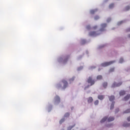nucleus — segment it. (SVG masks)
Wrapping results in <instances>:
<instances>
[{
	"mask_svg": "<svg viewBox=\"0 0 130 130\" xmlns=\"http://www.w3.org/2000/svg\"><path fill=\"white\" fill-rule=\"evenodd\" d=\"M87 83H88V84H90V86H92L95 84V80H93L92 77H89L87 80Z\"/></svg>",
	"mask_w": 130,
	"mask_h": 130,
	"instance_id": "obj_1",
	"label": "nucleus"
},
{
	"mask_svg": "<svg viewBox=\"0 0 130 130\" xmlns=\"http://www.w3.org/2000/svg\"><path fill=\"white\" fill-rule=\"evenodd\" d=\"M115 62L114 61H111L110 62H106L104 63H103L102 64V67H108V66H110V64H112V63H114Z\"/></svg>",
	"mask_w": 130,
	"mask_h": 130,
	"instance_id": "obj_2",
	"label": "nucleus"
},
{
	"mask_svg": "<svg viewBox=\"0 0 130 130\" xmlns=\"http://www.w3.org/2000/svg\"><path fill=\"white\" fill-rule=\"evenodd\" d=\"M122 84V82H120L119 83H116L114 82L112 85V88H114L115 87H119V86H121Z\"/></svg>",
	"mask_w": 130,
	"mask_h": 130,
	"instance_id": "obj_3",
	"label": "nucleus"
},
{
	"mask_svg": "<svg viewBox=\"0 0 130 130\" xmlns=\"http://www.w3.org/2000/svg\"><path fill=\"white\" fill-rule=\"evenodd\" d=\"M130 99V94H127L126 96L124 98L123 100L124 101H127V100H128V99Z\"/></svg>",
	"mask_w": 130,
	"mask_h": 130,
	"instance_id": "obj_4",
	"label": "nucleus"
},
{
	"mask_svg": "<svg viewBox=\"0 0 130 130\" xmlns=\"http://www.w3.org/2000/svg\"><path fill=\"white\" fill-rule=\"evenodd\" d=\"M90 36H97V34L95 31H91L89 33Z\"/></svg>",
	"mask_w": 130,
	"mask_h": 130,
	"instance_id": "obj_5",
	"label": "nucleus"
},
{
	"mask_svg": "<svg viewBox=\"0 0 130 130\" xmlns=\"http://www.w3.org/2000/svg\"><path fill=\"white\" fill-rule=\"evenodd\" d=\"M62 83H63V84L64 85V88H66L67 87V86H68V82L67 81H66V80H63L62 81Z\"/></svg>",
	"mask_w": 130,
	"mask_h": 130,
	"instance_id": "obj_6",
	"label": "nucleus"
},
{
	"mask_svg": "<svg viewBox=\"0 0 130 130\" xmlns=\"http://www.w3.org/2000/svg\"><path fill=\"white\" fill-rule=\"evenodd\" d=\"M120 96H123V95H125V91L121 90L119 93Z\"/></svg>",
	"mask_w": 130,
	"mask_h": 130,
	"instance_id": "obj_7",
	"label": "nucleus"
},
{
	"mask_svg": "<svg viewBox=\"0 0 130 130\" xmlns=\"http://www.w3.org/2000/svg\"><path fill=\"white\" fill-rule=\"evenodd\" d=\"M106 120H107V117H105L101 120V123H103V122L106 121Z\"/></svg>",
	"mask_w": 130,
	"mask_h": 130,
	"instance_id": "obj_8",
	"label": "nucleus"
},
{
	"mask_svg": "<svg viewBox=\"0 0 130 130\" xmlns=\"http://www.w3.org/2000/svg\"><path fill=\"white\" fill-rule=\"evenodd\" d=\"M113 120H114V117H110L108 119V121H113Z\"/></svg>",
	"mask_w": 130,
	"mask_h": 130,
	"instance_id": "obj_9",
	"label": "nucleus"
},
{
	"mask_svg": "<svg viewBox=\"0 0 130 130\" xmlns=\"http://www.w3.org/2000/svg\"><path fill=\"white\" fill-rule=\"evenodd\" d=\"M96 12H97V9L92 10L90 11V14H91V15H93V14H95Z\"/></svg>",
	"mask_w": 130,
	"mask_h": 130,
	"instance_id": "obj_10",
	"label": "nucleus"
},
{
	"mask_svg": "<svg viewBox=\"0 0 130 130\" xmlns=\"http://www.w3.org/2000/svg\"><path fill=\"white\" fill-rule=\"evenodd\" d=\"M104 99V96L100 95L98 96V99H100V100H103Z\"/></svg>",
	"mask_w": 130,
	"mask_h": 130,
	"instance_id": "obj_11",
	"label": "nucleus"
},
{
	"mask_svg": "<svg viewBox=\"0 0 130 130\" xmlns=\"http://www.w3.org/2000/svg\"><path fill=\"white\" fill-rule=\"evenodd\" d=\"M106 26H107L106 23H103L101 24V27H102V29H104V28H105L106 27Z\"/></svg>",
	"mask_w": 130,
	"mask_h": 130,
	"instance_id": "obj_12",
	"label": "nucleus"
},
{
	"mask_svg": "<svg viewBox=\"0 0 130 130\" xmlns=\"http://www.w3.org/2000/svg\"><path fill=\"white\" fill-rule=\"evenodd\" d=\"M110 101H113L114 100V96L112 95L109 97Z\"/></svg>",
	"mask_w": 130,
	"mask_h": 130,
	"instance_id": "obj_13",
	"label": "nucleus"
},
{
	"mask_svg": "<svg viewBox=\"0 0 130 130\" xmlns=\"http://www.w3.org/2000/svg\"><path fill=\"white\" fill-rule=\"evenodd\" d=\"M93 102V99L92 98H89L88 100V103H91Z\"/></svg>",
	"mask_w": 130,
	"mask_h": 130,
	"instance_id": "obj_14",
	"label": "nucleus"
},
{
	"mask_svg": "<svg viewBox=\"0 0 130 130\" xmlns=\"http://www.w3.org/2000/svg\"><path fill=\"white\" fill-rule=\"evenodd\" d=\"M109 9H113L114 8V4H111L109 5Z\"/></svg>",
	"mask_w": 130,
	"mask_h": 130,
	"instance_id": "obj_15",
	"label": "nucleus"
},
{
	"mask_svg": "<svg viewBox=\"0 0 130 130\" xmlns=\"http://www.w3.org/2000/svg\"><path fill=\"white\" fill-rule=\"evenodd\" d=\"M123 126H125V127H127V126H130V124H129V123H124L123 124Z\"/></svg>",
	"mask_w": 130,
	"mask_h": 130,
	"instance_id": "obj_16",
	"label": "nucleus"
},
{
	"mask_svg": "<svg viewBox=\"0 0 130 130\" xmlns=\"http://www.w3.org/2000/svg\"><path fill=\"white\" fill-rule=\"evenodd\" d=\"M55 100L56 101H60V99H59V96H56L55 98Z\"/></svg>",
	"mask_w": 130,
	"mask_h": 130,
	"instance_id": "obj_17",
	"label": "nucleus"
},
{
	"mask_svg": "<svg viewBox=\"0 0 130 130\" xmlns=\"http://www.w3.org/2000/svg\"><path fill=\"white\" fill-rule=\"evenodd\" d=\"M97 80H101L102 79V76L99 75L96 77Z\"/></svg>",
	"mask_w": 130,
	"mask_h": 130,
	"instance_id": "obj_18",
	"label": "nucleus"
},
{
	"mask_svg": "<svg viewBox=\"0 0 130 130\" xmlns=\"http://www.w3.org/2000/svg\"><path fill=\"white\" fill-rule=\"evenodd\" d=\"M104 88H106L107 87V82H105L103 84Z\"/></svg>",
	"mask_w": 130,
	"mask_h": 130,
	"instance_id": "obj_19",
	"label": "nucleus"
},
{
	"mask_svg": "<svg viewBox=\"0 0 130 130\" xmlns=\"http://www.w3.org/2000/svg\"><path fill=\"white\" fill-rule=\"evenodd\" d=\"M113 108H114V103H112L110 107L111 110H112Z\"/></svg>",
	"mask_w": 130,
	"mask_h": 130,
	"instance_id": "obj_20",
	"label": "nucleus"
},
{
	"mask_svg": "<svg viewBox=\"0 0 130 130\" xmlns=\"http://www.w3.org/2000/svg\"><path fill=\"white\" fill-rule=\"evenodd\" d=\"M99 103V101L98 100H96L94 102V105H98V104Z\"/></svg>",
	"mask_w": 130,
	"mask_h": 130,
	"instance_id": "obj_21",
	"label": "nucleus"
},
{
	"mask_svg": "<svg viewBox=\"0 0 130 130\" xmlns=\"http://www.w3.org/2000/svg\"><path fill=\"white\" fill-rule=\"evenodd\" d=\"M130 113V109L126 110L124 113Z\"/></svg>",
	"mask_w": 130,
	"mask_h": 130,
	"instance_id": "obj_22",
	"label": "nucleus"
},
{
	"mask_svg": "<svg viewBox=\"0 0 130 130\" xmlns=\"http://www.w3.org/2000/svg\"><path fill=\"white\" fill-rule=\"evenodd\" d=\"M65 117H68V116H70V113H67L64 115Z\"/></svg>",
	"mask_w": 130,
	"mask_h": 130,
	"instance_id": "obj_23",
	"label": "nucleus"
},
{
	"mask_svg": "<svg viewBox=\"0 0 130 130\" xmlns=\"http://www.w3.org/2000/svg\"><path fill=\"white\" fill-rule=\"evenodd\" d=\"M112 72H114V68H111L110 69V73H112Z\"/></svg>",
	"mask_w": 130,
	"mask_h": 130,
	"instance_id": "obj_24",
	"label": "nucleus"
},
{
	"mask_svg": "<svg viewBox=\"0 0 130 130\" xmlns=\"http://www.w3.org/2000/svg\"><path fill=\"white\" fill-rule=\"evenodd\" d=\"M74 126H75V125H73V126H70V127L68 128V130H71V129H72V128H73V127H74Z\"/></svg>",
	"mask_w": 130,
	"mask_h": 130,
	"instance_id": "obj_25",
	"label": "nucleus"
},
{
	"mask_svg": "<svg viewBox=\"0 0 130 130\" xmlns=\"http://www.w3.org/2000/svg\"><path fill=\"white\" fill-rule=\"evenodd\" d=\"M63 121H64V119H61L60 120V123L61 124L63 122Z\"/></svg>",
	"mask_w": 130,
	"mask_h": 130,
	"instance_id": "obj_26",
	"label": "nucleus"
},
{
	"mask_svg": "<svg viewBox=\"0 0 130 130\" xmlns=\"http://www.w3.org/2000/svg\"><path fill=\"white\" fill-rule=\"evenodd\" d=\"M129 9H130L129 6H127V7L125 8L126 11H128V10H129Z\"/></svg>",
	"mask_w": 130,
	"mask_h": 130,
	"instance_id": "obj_27",
	"label": "nucleus"
},
{
	"mask_svg": "<svg viewBox=\"0 0 130 130\" xmlns=\"http://www.w3.org/2000/svg\"><path fill=\"white\" fill-rule=\"evenodd\" d=\"M119 62H120V63H122V62H123V59L121 58V59H120V60H119Z\"/></svg>",
	"mask_w": 130,
	"mask_h": 130,
	"instance_id": "obj_28",
	"label": "nucleus"
},
{
	"mask_svg": "<svg viewBox=\"0 0 130 130\" xmlns=\"http://www.w3.org/2000/svg\"><path fill=\"white\" fill-rule=\"evenodd\" d=\"M98 19H99V16H96L94 17V19L95 20H98Z\"/></svg>",
	"mask_w": 130,
	"mask_h": 130,
	"instance_id": "obj_29",
	"label": "nucleus"
},
{
	"mask_svg": "<svg viewBox=\"0 0 130 130\" xmlns=\"http://www.w3.org/2000/svg\"><path fill=\"white\" fill-rule=\"evenodd\" d=\"M128 121H130V116L127 118Z\"/></svg>",
	"mask_w": 130,
	"mask_h": 130,
	"instance_id": "obj_30",
	"label": "nucleus"
},
{
	"mask_svg": "<svg viewBox=\"0 0 130 130\" xmlns=\"http://www.w3.org/2000/svg\"><path fill=\"white\" fill-rule=\"evenodd\" d=\"M127 32H129L130 31V28H128L127 30H126Z\"/></svg>",
	"mask_w": 130,
	"mask_h": 130,
	"instance_id": "obj_31",
	"label": "nucleus"
},
{
	"mask_svg": "<svg viewBox=\"0 0 130 130\" xmlns=\"http://www.w3.org/2000/svg\"><path fill=\"white\" fill-rule=\"evenodd\" d=\"M93 28V29H97V26H95Z\"/></svg>",
	"mask_w": 130,
	"mask_h": 130,
	"instance_id": "obj_32",
	"label": "nucleus"
},
{
	"mask_svg": "<svg viewBox=\"0 0 130 130\" xmlns=\"http://www.w3.org/2000/svg\"><path fill=\"white\" fill-rule=\"evenodd\" d=\"M121 23H122V21H121L120 22H119L118 24H121Z\"/></svg>",
	"mask_w": 130,
	"mask_h": 130,
	"instance_id": "obj_33",
	"label": "nucleus"
},
{
	"mask_svg": "<svg viewBox=\"0 0 130 130\" xmlns=\"http://www.w3.org/2000/svg\"><path fill=\"white\" fill-rule=\"evenodd\" d=\"M128 37H129V38H130V35H128Z\"/></svg>",
	"mask_w": 130,
	"mask_h": 130,
	"instance_id": "obj_34",
	"label": "nucleus"
},
{
	"mask_svg": "<svg viewBox=\"0 0 130 130\" xmlns=\"http://www.w3.org/2000/svg\"><path fill=\"white\" fill-rule=\"evenodd\" d=\"M119 109H118V111H116V112H117V111H118Z\"/></svg>",
	"mask_w": 130,
	"mask_h": 130,
	"instance_id": "obj_35",
	"label": "nucleus"
},
{
	"mask_svg": "<svg viewBox=\"0 0 130 130\" xmlns=\"http://www.w3.org/2000/svg\"><path fill=\"white\" fill-rule=\"evenodd\" d=\"M101 31H102V29H101Z\"/></svg>",
	"mask_w": 130,
	"mask_h": 130,
	"instance_id": "obj_36",
	"label": "nucleus"
}]
</instances>
